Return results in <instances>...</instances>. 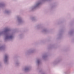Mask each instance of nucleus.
I'll use <instances>...</instances> for the list:
<instances>
[{"label":"nucleus","instance_id":"f257e3e1","mask_svg":"<svg viewBox=\"0 0 74 74\" xmlns=\"http://www.w3.org/2000/svg\"><path fill=\"white\" fill-rule=\"evenodd\" d=\"M7 58V56H5V59H6Z\"/></svg>","mask_w":74,"mask_h":74},{"label":"nucleus","instance_id":"f03ea898","mask_svg":"<svg viewBox=\"0 0 74 74\" xmlns=\"http://www.w3.org/2000/svg\"><path fill=\"white\" fill-rule=\"evenodd\" d=\"M11 37H10V38H11Z\"/></svg>","mask_w":74,"mask_h":74}]
</instances>
